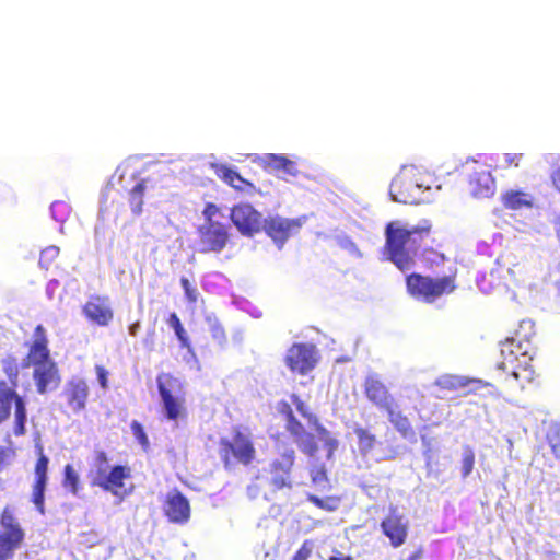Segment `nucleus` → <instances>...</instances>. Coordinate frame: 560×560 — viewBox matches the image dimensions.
<instances>
[{"mask_svg":"<svg viewBox=\"0 0 560 560\" xmlns=\"http://www.w3.org/2000/svg\"><path fill=\"white\" fill-rule=\"evenodd\" d=\"M384 234L383 250L386 259L401 271L415 266L419 250L425 247L428 242L434 243L432 223L429 220L409 228L398 220L390 221L386 224Z\"/></svg>","mask_w":560,"mask_h":560,"instance_id":"obj_1","label":"nucleus"},{"mask_svg":"<svg viewBox=\"0 0 560 560\" xmlns=\"http://www.w3.org/2000/svg\"><path fill=\"white\" fill-rule=\"evenodd\" d=\"M27 349L24 365L33 368V380L38 394L56 389L61 383L58 364L52 360L49 349V339L46 328L38 324L30 341L25 342Z\"/></svg>","mask_w":560,"mask_h":560,"instance_id":"obj_2","label":"nucleus"},{"mask_svg":"<svg viewBox=\"0 0 560 560\" xmlns=\"http://www.w3.org/2000/svg\"><path fill=\"white\" fill-rule=\"evenodd\" d=\"M1 366L5 377L0 378V424L13 415L12 431L21 436L26 433L27 408L25 397L19 393L20 365L15 357L8 355Z\"/></svg>","mask_w":560,"mask_h":560,"instance_id":"obj_3","label":"nucleus"},{"mask_svg":"<svg viewBox=\"0 0 560 560\" xmlns=\"http://www.w3.org/2000/svg\"><path fill=\"white\" fill-rule=\"evenodd\" d=\"M203 223L197 226L199 252L221 253L231 241L229 224L222 219L224 214L219 206L207 202L202 210Z\"/></svg>","mask_w":560,"mask_h":560,"instance_id":"obj_4","label":"nucleus"},{"mask_svg":"<svg viewBox=\"0 0 560 560\" xmlns=\"http://www.w3.org/2000/svg\"><path fill=\"white\" fill-rule=\"evenodd\" d=\"M456 288L455 275L432 278L419 272H412L406 277V289L408 294L424 303H434L443 295L453 293Z\"/></svg>","mask_w":560,"mask_h":560,"instance_id":"obj_5","label":"nucleus"},{"mask_svg":"<svg viewBox=\"0 0 560 560\" xmlns=\"http://www.w3.org/2000/svg\"><path fill=\"white\" fill-rule=\"evenodd\" d=\"M535 335L534 323L532 320H522L514 335L501 342L500 351L503 361L500 363V368L508 370V363H516L523 357L534 355L536 348L532 339Z\"/></svg>","mask_w":560,"mask_h":560,"instance_id":"obj_6","label":"nucleus"},{"mask_svg":"<svg viewBox=\"0 0 560 560\" xmlns=\"http://www.w3.org/2000/svg\"><path fill=\"white\" fill-rule=\"evenodd\" d=\"M156 382L166 419L176 422L186 418V398L178 378L163 373L158 376Z\"/></svg>","mask_w":560,"mask_h":560,"instance_id":"obj_7","label":"nucleus"},{"mask_svg":"<svg viewBox=\"0 0 560 560\" xmlns=\"http://www.w3.org/2000/svg\"><path fill=\"white\" fill-rule=\"evenodd\" d=\"M0 560H11L25 540V530L14 514L12 506L7 505L0 513Z\"/></svg>","mask_w":560,"mask_h":560,"instance_id":"obj_8","label":"nucleus"},{"mask_svg":"<svg viewBox=\"0 0 560 560\" xmlns=\"http://www.w3.org/2000/svg\"><path fill=\"white\" fill-rule=\"evenodd\" d=\"M420 172L415 168L402 170L395 176L389 186L392 198L401 203H418L424 191L420 182Z\"/></svg>","mask_w":560,"mask_h":560,"instance_id":"obj_9","label":"nucleus"},{"mask_svg":"<svg viewBox=\"0 0 560 560\" xmlns=\"http://www.w3.org/2000/svg\"><path fill=\"white\" fill-rule=\"evenodd\" d=\"M277 409L285 418V429L293 436L299 448L303 453L313 455L318 450L317 443L315 442V435L308 433L304 425L295 418L288 401H280Z\"/></svg>","mask_w":560,"mask_h":560,"instance_id":"obj_10","label":"nucleus"},{"mask_svg":"<svg viewBox=\"0 0 560 560\" xmlns=\"http://www.w3.org/2000/svg\"><path fill=\"white\" fill-rule=\"evenodd\" d=\"M230 219L237 231L244 236H254L262 231L264 218L250 203L234 205L230 211Z\"/></svg>","mask_w":560,"mask_h":560,"instance_id":"obj_11","label":"nucleus"},{"mask_svg":"<svg viewBox=\"0 0 560 560\" xmlns=\"http://www.w3.org/2000/svg\"><path fill=\"white\" fill-rule=\"evenodd\" d=\"M131 478V469L128 466L116 465L108 472L98 470L94 485L110 492L122 500L131 493L132 488L126 487V480Z\"/></svg>","mask_w":560,"mask_h":560,"instance_id":"obj_12","label":"nucleus"},{"mask_svg":"<svg viewBox=\"0 0 560 560\" xmlns=\"http://www.w3.org/2000/svg\"><path fill=\"white\" fill-rule=\"evenodd\" d=\"M285 364L293 372L304 375L312 371L316 363L315 346L308 343H293L287 352Z\"/></svg>","mask_w":560,"mask_h":560,"instance_id":"obj_13","label":"nucleus"},{"mask_svg":"<svg viewBox=\"0 0 560 560\" xmlns=\"http://www.w3.org/2000/svg\"><path fill=\"white\" fill-rule=\"evenodd\" d=\"M292 466L293 457L276 458L269 464L268 468L262 470L260 478L272 489V491L291 488Z\"/></svg>","mask_w":560,"mask_h":560,"instance_id":"obj_14","label":"nucleus"},{"mask_svg":"<svg viewBox=\"0 0 560 560\" xmlns=\"http://www.w3.org/2000/svg\"><path fill=\"white\" fill-rule=\"evenodd\" d=\"M292 401L301 416L305 418L308 424L315 430V442L322 443V447L327 455H332L338 448L337 439L319 422L317 416L311 412L296 395L292 396Z\"/></svg>","mask_w":560,"mask_h":560,"instance_id":"obj_15","label":"nucleus"},{"mask_svg":"<svg viewBox=\"0 0 560 560\" xmlns=\"http://www.w3.org/2000/svg\"><path fill=\"white\" fill-rule=\"evenodd\" d=\"M302 226L299 219H287L282 217H268L264 219L262 230L279 246L282 245Z\"/></svg>","mask_w":560,"mask_h":560,"instance_id":"obj_16","label":"nucleus"},{"mask_svg":"<svg viewBox=\"0 0 560 560\" xmlns=\"http://www.w3.org/2000/svg\"><path fill=\"white\" fill-rule=\"evenodd\" d=\"M381 529L389 539L390 545L394 548H398L407 540L408 521L395 508H392L389 513L382 520Z\"/></svg>","mask_w":560,"mask_h":560,"instance_id":"obj_17","label":"nucleus"},{"mask_svg":"<svg viewBox=\"0 0 560 560\" xmlns=\"http://www.w3.org/2000/svg\"><path fill=\"white\" fill-rule=\"evenodd\" d=\"M86 319L98 325L107 326L114 318V312L107 296L91 295L82 307Z\"/></svg>","mask_w":560,"mask_h":560,"instance_id":"obj_18","label":"nucleus"},{"mask_svg":"<svg viewBox=\"0 0 560 560\" xmlns=\"http://www.w3.org/2000/svg\"><path fill=\"white\" fill-rule=\"evenodd\" d=\"M62 394L69 409L79 413L86 407L90 388L85 380L72 377L66 383Z\"/></svg>","mask_w":560,"mask_h":560,"instance_id":"obj_19","label":"nucleus"},{"mask_svg":"<svg viewBox=\"0 0 560 560\" xmlns=\"http://www.w3.org/2000/svg\"><path fill=\"white\" fill-rule=\"evenodd\" d=\"M164 514L172 523L184 524L190 517V504L187 498L178 490H173L166 495Z\"/></svg>","mask_w":560,"mask_h":560,"instance_id":"obj_20","label":"nucleus"},{"mask_svg":"<svg viewBox=\"0 0 560 560\" xmlns=\"http://www.w3.org/2000/svg\"><path fill=\"white\" fill-rule=\"evenodd\" d=\"M221 446L224 455H253L255 452L249 432L240 427L233 430L231 438L222 439Z\"/></svg>","mask_w":560,"mask_h":560,"instance_id":"obj_21","label":"nucleus"},{"mask_svg":"<svg viewBox=\"0 0 560 560\" xmlns=\"http://www.w3.org/2000/svg\"><path fill=\"white\" fill-rule=\"evenodd\" d=\"M470 192L475 198H490L495 192V179L486 168L474 172L469 177Z\"/></svg>","mask_w":560,"mask_h":560,"instance_id":"obj_22","label":"nucleus"},{"mask_svg":"<svg viewBox=\"0 0 560 560\" xmlns=\"http://www.w3.org/2000/svg\"><path fill=\"white\" fill-rule=\"evenodd\" d=\"M364 393L370 401L377 407L390 411L394 399L386 386L376 377L370 376L364 382Z\"/></svg>","mask_w":560,"mask_h":560,"instance_id":"obj_23","label":"nucleus"},{"mask_svg":"<svg viewBox=\"0 0 560 560\" xmlns=\"http://www.w3.org/2000/svg\"><path fill=\"white\" fill-rule=\"evenodd\" d=\"M48 457H38L35 465V482L32 501L39 512H44V492L47 482Z\"/></svg>","mask_w":560,"mask_h":560,"instance_id":"obj_24","label":"nucleus"},{"mask_svg":"<svg viewBox=\"0 0 560 560\" xmlns=\"http://www.w3.org/2000/svg\"><path fill=\"white\" fill-rule=\"evenodd\" d=\"M215 173L221 180L238 192L252 195L256 191L253 183L242 177L238 172L230 166L221 165Z\"/></svg>","mask_w":560,"mask_h":560,"instance_id":"obj_25","label":"nucleus"},{"mask_svg":"<svg viewBox=\"0 0 560 560\" xmlns=\"http://www.w3.org/2000/svg\"><path fill=\"white\" fill-rule=\"evenodd\" d=\"M306 469L308 471V476L312 485L320 490H328L331 488L329 471L331 470V465H328L327 462L320 460L319 457H313Z\"/></svg>","mask_w":560,"mask_h":560,"instance_id":"obj_26","label":"nucleus"},{"mask_svg":"<svg viewBox=\"0 0 560 560\" xmlns=\"http://www.w3.org/2000/svg\"><path fill=\"white\" fill-rule=\"evenodd\" d=\"M501 202L508 210L532 209L535 198L532 194L520 189H509L501 195Z\"/></svg>","mask_w":560,"mask_h":560,"instance_id":"obj_27","label":"nucleus"},{"mask_svg":"<svg viewBox=\"0 0 560 560\" xmlns=\"http://www.w3.org/2000/svg\"><path fill=\"white\" fill-rule=\"evenodd\" d=\"M534 355L523 357L516 363H508V370L521 383H530L536 376L532 364Z\"/></svg>","mask_w":560,"mask_h":560,"instance_id":"obj_28","label":"nucleus"},{"mask_svg":"<svg viewBox=\"0 0 560 560\" xmlns=\"http://www.w3.org/2000/svg\"><path fill=\"white\" fill-rule=\"evenodd\" d=\"M147 190V179H140L127 195L128 203L135 215L142 213L143 198Z\"/></svg>","mask_w":560,"mask_h":560,"instance_id":"obj_29","label":"nucleus"},{"mask_svg":"<svg viewBox=\"0 0 560 560\" xmlns=\"http://www.w3.org/2000/svg\"><path fill=\"white\" fill-rule=\"evenodd\" d=\"M474 382H475L474 380H469V378L463 377V376L445 375V376L441 377L436 382V384L441 389L448 390V392H457V390L465 389Z\"/></svg>","mask_w":560,"mask_h":560,"instance_id":"obj_30","label":"nucleus"},{"mask_svg":"<svg viewBox=\"0 0 560 560\" xmlns=\"http://www.w3.org/2000/svg\"><path fill=\"white\" fill-rule=\"evenodd\" d=\"M307 501L314 504L316 508L326 512H335L339 509L341 499L338 495H330L326 498H319L315 494H307Z\"/></svg>","mask_w":560,"mask_h":560,"instance_id":"obj_31","label":"nucleus"},{"mask_svg":"<svg viewBox=\"0 0 560 560\" xmlns=\"http://www.w3.org/2000/svg\"><path fill=\"white\" fill-rule=\"evenodd\" d=\"M167 325L174 329L175 335L180 343L182 348H189L190 342L188 335L176 313H171L166 319Z\"/></svg>","mask_w":560,"mask_h":560,"instance_id":"obj_32","label":"nucleus"},{"mask_svg":"<svg viewBox=\"0 0 560 560\" xmlns=\"http://www.w3.org/2000/svg\"><path fill=\"white\" fill-rule=\"evenodd\" d=\"M354 433L358 438V445L362 453H368L372 451L376 443L375 436L369 432L366 429L357 427L354 428Z\"/></svg>","mask_w":560,"mask_h":560,"instance_id":"obj_33","label":"nucleus"},{"mask_svg":"<svg viewBox=\"0 0 560 560\" xmlns=\"http://www.w3.org/2000/svg\"><path fill=\"white\" fill-rule=\"evenodd\" d=\"M59 256V248L57 246H48L40 252L39 266L48 270L50 269Z\"/></svg>","mask_w":560,"mask_h":560,"instance_id":"obj_34","label":"nucleus"},{"mask_svg":"<svg viewBox=\"0 0 560 560\" xmlns=\"http://www.w3.org/2000/svg\"><path fill=\"white\" fill-rule=\"evenodd\" d=\"M50 210L54 219L58 222L67 221L71 213L70 205L62 200L54 201L50 206Z\"/></svg>","mask_w":560,"mask_h":560,"instance_id":"obj_35","label":"nucleus"},{"mask_svg":"<svg viewBox=\"0 0 560 560\" xmlns=\"http://www.w3.org/2000/svg\"><path fill=\"white\" fill-rule=\"evenodd\" d=\"M283 156L284 155L273 153L265 154L261 158V165L268 172L280 173Z\"/></svg>","mask_w":560,"mask_h":560,"instance_id":"obj_36","label":"nucleus"},{"mask_svg":"<svg viewBox=\"0 0 560 560\" xmlns=\"http://www.w3.org/2000/svg\"><path fill=\"white\" fill-rule=\"evenodd\" d=\"M131 431L138 443L141 445L143 452H148L150 442L142 424L133 420L130 424Z\"/></svg>","mask_w":560,"mask_h":560,"instance_id":"obj_37","label":"nucleus"},{"mask_svg":"<svg viewBox=\"0 0 560 560\" xmlns=\"http://www.w3.org/2000/svg\"><path fill=\"white\" fill-rule=\"evenodd\" d=\"M387 413L389 416L390 422L399 431L406 432L410 428L407 417L402 416L400 412H395L393 406L390 407V411H387Z\"/></svg>","mask_w":560,"mask_h":560,"instance_id":"obj_38","label":"nucleus"},{"mask_svg":"<svg viewBox=\"0 0 560 560\" xmlns=\"http://www.w3.org/2000/svg\"><path fill=\"white\" fill-rule=\"evenodd\" d=\"M210 334H211V337L220 346H223L226 343L228 338H226L224 327L218 320H213L210 323Z\"/></svg>","mask_w":560,"mask_h":560,"instance_id":"obj_39","label":"nucleus"},{"mask_svg":"<svg viewBox=\"0 0 560 560\" xmlns=\"http://www.w3.org/2000/svg\"><path fill=\"white\" fill-rule=\"evenodd\" d=\"M65 486L69 487L73 493L78 491L79 477L71 465L65 467Z\"/></svg>","mask_w":560,"mask_h":560,"instance_id":"obj_40","label":"nucleus"},{"mask_svg":"<svg viewBox=\"0 0 560 560\" xmlns=\"http://www.w3.org/2000/svg\"><path fill=\"white\" fill-rule=\"evenodd\" d=\"M313 551V541L304 540L291 560H308Z\"/></svg>","mask_w":560,"mask_h":560,"instance_id":"obj_41","label":"nucleus"},{"mask_svg":"<svg viewBox=\"0 0 560 560\" xmlns=\"http://www.w3.org/2000/svg\"><path fill=\"white\" fill-rule=\"evenodd\" d=\"M180 285L184 289L185 296L190 303H196L198 299L197 290L190 284L189 280L185 277L180 279Z\"/></svg>","mask_w":560,"mask_h":560,"instance_id":"obj_42","label":"nucleus"},{"mask_svg":"<svg viewBox=\"0 0 560 560\" xmlns=\"http://www.w3.org/2000/svg\"><path fill=\"white\" fill-rule=\"evenodd\" d=\"M503 160H504L505 168L518 167L524 160V154L523 153H505L503 155Z\"/></svg>","mask_w":560,"mask_h":560,"instance_id":"obj_43","label":"nucleus"},{"mask_svg":"<svg viewBox=\"0 0 560 560\" xmlns=\"http://www.w3.org/2000/svg\"><path fill=\"white\" fill-rule=\"evenodd\" d=\"M280 172L290 176H296L299 173L296 163L285 155L283 156Z\"/></svg>","mask_w":560,"mask_h":560,"instance_id":"obj_44","label":"nucleus"},{"mask_svg":"<svg viewBox=\"0 0 560 560\" xmlns=\"http://www.w3.org/2000/svg\"><path fill=\"white\" fill-rule=\"evenodd\" d=\"M497 443L499 451L501 453H509L511 454L513 451V441L510 436L503 434L497 438Z\"/></svg>","mask_w":560,"mask_h":560,"instance_id":"obj_45","label":"nucleus"},{"mask_svg":"<svg viewBox=\"0 0 560 560\" xmlns=\"http://www.w3.org/2000/svg\"><path fill=\"white\" fill-rule=\"evenodd\" d=\"M547 441L550 446L551 453H553L555 455L560 453V435L557 432L553 434H548Z\"/></svg>","mask_w":560,"mask_h":560,"instance_id":"obj_46","label":"nucleus"},{"mask_svg":"<svg viewBox=\"0 0 560 560\" xmlns=\"http://www.w3.org/2000/svg\"><path fill=\"white\" fill-rule=\"evenodd\" d=\"M96 374H97V380L101 384V386L103 388H106L107 387V371L105 370V368L101 366V365H97L96 366Z\"/></svg>","mask_w":560,"mask_h":560,"instance_id":"obj_47","label":"nucleus"},{"mask_svg":"<svg viewBox=\"0 0 560 560\" xmlns=\"http://www.w3.org/2000/svg\"><path fill=\"white\" fill-rule=\"evenodd\" d=\"M552 186L560 192V167L555 168L550 174Z\"/></svg>","mask_w":560,"mask_h":560,"instance_id":"obj_48","label":"nucleus"},{"mask_svg":"<svg viewBox=\"0 0 560 560\" xmlns=\"http://www.w3.org/2000/svg\"><path fill=\"white\" fill-rule=\"evenodd\" d=\"M474 457H465V460H464V476H467L471 469H472V465H474Z\"/></svg>","mask_w":560,"mask_h":560,"instance_id":"obj_49","label":"nucleus"},{"mask_svg":"<svg viewBox=\"0 0 560 560\" xmlns=\"http://www.w3.org/2000/svg\"><path fill=\"white\" fill-rule=\"evenodd\" d=\"M422 556H423V549L418 548L417 550L411 552L406 560H419L422 558Z\"/></svg>","mask_w":560,"mask_h":560,"instance_id":"obj_50","label":"nucleus"},{"mask_svg":"<svg viewBox=\"0 0 560 560\" xmlns=\"http://www.w3.org/2000/svg\"><path fill=\"white\" fill-rule=\"evenodd\" d=\"M140 330V323L136 322L129 326V334L131 336H137Z\"/></svg>","mask_w":560,"mask_h":560,"instance_id":"obj_51","label":"nucleus"},{"mask_svg":"<svg viewBox=\"0 0 560 560\" xmlns=\"http://www.w3.org/2000/svg\"><path fill=\"white\" fill-rule=\"evenodd\" d=\"M338 556H331L328 560H352L351 556H343L342 553L338 552Z\"/></svg>","mask_w":560,"mask_h":560,"instance_id":"obj_52","label":"nucleus"},{"mask_svg":"<svg viewBox=\"0 0 560 560\" xmlns=\"http://www.w3.org/2000/svg\"><path fill=\"white\" fill-rule=\"evenodd\" d=\"M109 191H110V188H109V187H107V188H106V191H105V192H104V195H103V202H104V203L106 202V200H107V198H108Z\"/></svg>","mask_w":560,"mask_h":560,"instance_id":"obj_53","label":"nucleus"},{"mask_svg":"<svg viewBox=\"0 0 560 560\" xmlns=\"http://www.w3.org/2000/svg\"><path fill=\"white\" fill-rule=\"evenodd\" d=\"M240 458L242 459V462H243L244 464H249V462H250V459H252V457H248V456L240 457Z\"/></svg>","mask_w":560,"mask_h":560,"instance_id":"obj_54","label":"nucleus"},{"mask_svg":"<svg viewBox=\"0 0 560 560\" xmlns=\"http://www.w3.org/2000/svg\"><path fill=\"white\" fill-rule=\"evenodd\" d=\"M557 236L559 237L560 240V222H559V228L557 229Z\"/></svg>","mask_w":560,"mask_h":560,"instance_id":"obj_55","label":"nucleus"},{"mask_svg":"<svg viewBox=\"0 0 560 560\" xmlns=\"http://www.w3.org/2000/svg\"><path fill=\"white\" fill-rule=\"evenodd\" d=\"M556 287H557L558 291H560V280L557 282Z\"/></svg>","mask_w":560,"mask_h":560,"instance_id":"obj_56","label":"nucleus"},{"mask_svg":"<svg viewBox=\"0 0 560 560\" xmlns=\"http://www.w3.org/2000/svg\"><path fill=\"white\" fill-rule=\"evenodd\" d=\"M2 454V451H0V455Z\"/></svg>","mask_w":560,"mask_h":560,"instance_id":"obj_57","label":"nucleus"}]
</instances>
